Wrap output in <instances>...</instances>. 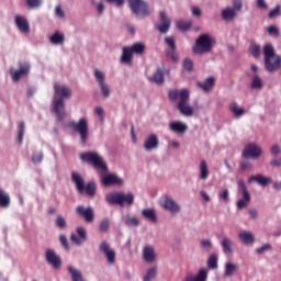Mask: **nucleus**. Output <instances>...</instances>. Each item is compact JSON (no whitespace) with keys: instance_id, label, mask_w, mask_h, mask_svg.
I'll return each mask as SVG.
<instances>
[{"instance_id":"f257e3e1","label":"nucleus","mask_w":281,"mask_h":281,"mask_svg":"<svg viewBox=\"0 0 281 281\" xmlns=\"http://www.w3.org/2000/svg\"><path fill=\"white\" fill-rule=\"evenodd\" d=\"M80 159L86 164H90L93 166L95 170H101L100 172V181L102 186H124V179L120 178L116 173H112L109 171V166H106V161L104 158L98 154V151H87L80 155Z\"/></svg>"},{"instance_id":"f03ea898","label":"nucleus","mask_w":281,"mask_h":281,"mask_svg":"<svg viewBox=\"0 0 281 281\" xmlns=\"http://www.w3.org/2000/svg\"><path fill=\"white\" fill-rule=\"evenodd\" d=\"M70 97L71 88H69V86L60 83L54 85L52 109L59 122H63V120H65L67 116V112H65V100H69Z\"/></svg>"},{"instance_id":"7ed1b4c3","label":"nucleus","mask_w":281,"mask_h":281,"mask_svg":"<svg viewBox=\"0 0 281 281\" xmlns=\"http://www.w3.org/2000/svg\"><path fill=\"white\" fill-rule=\"evenodd\" d=\"M263 56H265V68L269 74H273L281 68V56L276 54V48L272 44H266L263 46Z\"/></svg>"},{"instance_id":"20e7f679","label":"nucleus","mask_w":281,"mask_h":281,"mask_svg":"<svg viewBox=\"0 0 281 281\" xmlns=\"http://www.w3.org/2000/svg\"><path fill=\"white\" fill-rule=\"evenodd\" d=\"M216 45V40L210 34H202L195 40V45L193 46V54L198 56H203V54H210L212 48Z\"/></svg>"},{"instance_id":"39448f33","label":"nucleus","mask_w":281,"mask_h":281,"mask_svg":"<svg viewBox=\"0 0 281 281\" xmlns=\"http://www.w3.org/2000/svg\"><path fill=\"white\" fill-rule=\"evenodd\" d=\"M68 126L70 131L78 133L81 144H87V139H89V121L87 117H81L78 122L72 121Z\"/></svg>"},{"instance_id":"423d86ee","label":"nucleus","mask_w":281,"mask_h":281,"mask_svg":"<svg viewBox=\"0 0 281 281\" xmlns=\"http://www.w3.org/2000/svg\"><path fill=\"white\" fill-rule=\"evenodd\" d=\"M158 205H160L162 210H166V212H170L173 216L181 214V204L169 194L161 195L158 200Z\"/></svg>"},{"instance_id":"0eeeda50","label":"nucleus","mask_w":281,"mask_h":281,"mask_svg":"<svg viewBox=\"0 0 281 281\" xmlns=\"http://www.w3.org/2000/svg\"><path fill=\"white\" fill-rule=\"evenodd\" d=\"M71 179L79 192H81V193L86 192V193H88L89 196H94V194H95V183L94 182H88L85 186V180L82 179V176H80V173H78V172H72Z\"/></svg>"},{"instance_id":"6e6552de","label":"nucleus","mask_w":281,"mask_h":281,"mask_svg":"<svg viewBox=\"0 0 281 281\" xmlns=\"http://www.w3.org/2000/svg\"><path fill=\"white\" fill-rule=\"evenodd\" d=\"M254 181L256 183H258V186H261L262 188H267V186H269V183H272V188L273 190H278L281 192V181H273V179L266 177L263 175H256V176H250L248 178V183H254Z\"/></svg>"},{"instance_id":"1a4fd4ad","label":"nucleus","mask_w":281,"mask_h":281,"mask_svg":"<svg viewBox=\"0 0 281 281\" xmlns=\"http://www.w3.org/2000/svg\"><path fill=\"white\" fill-rule=\"evenodd\" d=\"M132 12L136 14V16H140L142 19H146L150 14V10H148V3L144 0H128Z\"/></svg>"},{"instance_id":"9d476101","label":"nucleus","mask_w":281,"mask_h":281,"mask_svg":"<svg viewBox=\"0 0 281 281\" xmlns=\"http://www.w3.org/2000/svg\"><path fill=\"white\" fill-rule=\"evenodd\" d=\"M168 95L171 102H177V106L178 104L190 102V90L188 89H172L168 91Z\"/></svg>"},{"instance_id":"9b49d317","label":"nucleus","mask_w":281,"mask_h":281,"mask_svg":"<svg viewBox=\"0 0 281 281\" xmlns=\"http://www.w3.org/2000/svg\"><path fill=\"white\" fill-rule=\"evenodd\" d=\"M94 78L100 87L103 98H111V86L106 83V75L100 69H94Z\"/></svg>"},{"instance_id":"f8f14e48","label":"nucleus","mask_w":281,"mask_h":281,"mask_svg":"<svg viewBox=\"0 0 281 281\" xmlns=\"http://www.w3.org/2000/svg\"><path fill=\"white\" fill-rule=\"evenodd\" d=\"M99 251L103 254L108 265L113 266L117 262V252H115V249H113L109 243L101 241L99 245Z\"/></svg>"},{"instance_id":"ddd939ff","label":"nucleus","mask_w":281,"mask_h":281,"mask_svg":"<svg viewBox=\"0 0 281 281\" xmlns=\"http://www.w3.org/2000/svg\"><path fill=\"white\" fill-rule=\"evenodd\" d=\"M237 188L239 192L243 194V199L238 200L236 203L237 210H243V207H247L249 203H251V195L247 190V186L245 184V180H238Z\"/></svg>"},{"instance_id":"4468645a","label":"nucleus","mask_w":281,"mask_h":281,"mask_svg":"<svg viewBox=\"0 0 281 281\" xmlns=\"http://www.w3.org/2000/svg\"><path fill=\"white\" fill-rule=\"evenodd\" d=\"M30 69H32V66L27 61H19V69L15 70L14 68L10 69L11 78L13 82H19L24 76H27L30 74Z\"/></svg>"},{"instance_id":"2eb2a0df","label":"nucleus","mask_w":281,"mask_h":281,"mask_svg":"<svg viewBox=\"0 0 281 281\" xmlns=\"http://www.w3.org/2000/svg\"><path fill=\"white\" fill-rule=\"evenodd\" d=\"M262 156V148L256 143H249L243 150L244 159H259Z\"/></svg>"},{"instance_id":"dca6fc26","label":"nucleus","mask_w":281,"mask_h":281,"mask_svg":"<svg viewBox=\"0 0 281 281\" xmlns=\"http://www.w3.org/2000/svg\"><path fill=\"white\" fill-rule=\"evenodd\" d=\"M171 24L172 21L170 20L166 11H160L159 21L156 24L158 32H160V34H168Z\"/></svg>"},{"instance_id":"f3484780","label":"nucleus","mask_w":281,"mask_h":281,"mask_svg":"<svg viewBox=\"0 0 281 281\" xmlns=\"http://www.w3.org/2000/svg\"><path fill=\"white\" fill-rule=\"evenodd\" d=\"M143 148L145 153H153V150H157L159 148V136L157 134H149L144 139Z\"/></svg>"},{"instance_id":"a211bd4d","label":"nucleus","mask_w":281,"mask_h":281,"mask_svg":"<svg viewBox=\"0 0 281 281\" xmlns=\"http://www.w3.org/2000/svg\"><path fill=\"white\" fill-rule=\"evenodd\" d=\"M142 256H143L144 262H146L147 265H154V262H157V258H158L157 250H155V247L150 245H145L143 247Z\"/></svg>"},{"instance_id":"6ab92c4d","label":"nucleus","mask_w":281,"mask_h":281,"mask_svg":"<svg viewBox=\"0 0 281 281\" xmlns=\"http://www.w3.org/2000/svg\"><path fill=\"white\" fill-rule=\"evenodd\" d=\"M45 258L46 262L50 265V267H53L54 269H58L60 268V265H63L60 256H58L54 249H46Z\"/></svg>"},{"instance_id":"aec40b11","label":"nucleus","mask_w":281,"mask_h":281,"mask_svg":"<svg viewBox=\"0 0 281 281\" xmlns=\"http://www.w3.org/2000/svg\"><path fill=\"white\" fill-rule=\"evenodd\" d=\"M76 232L77 234L71 233L70 240L75 243V245H78V246L83 245L85 240H87V229H85V227L82 226H78Z\"/></svg>"},{"instance_id":"412c9836","label":"nucleus","mask_w":281,"mask_h":281,"mask_svg":"<svg viewBox=\"0 0 281 281\" xmlns=\"http://www.w3.org/2000/svg\"><path fill=\"white\" fill-rule=\"evenodd\" d=\"M76 212L77 214H79V216L85 218L86 223H93V218H94L93 207L91 206L85 207L82 205H79L76 207Z\"/></svg>"},{"instance_id":"4be33fe9","label":"nucleus","mask_w":281,"mask_h":281,"mask_svg":"<svg viewBox=\"0 0 281 281\" xmlns=\"http://www.w3.org/2000/svg\"><path fill=\"white\" fill-rule=\"evenodd\" d=\"M14 23L22 34H30V22L24 15H15Z\"/></svg>"},{"instance_id":"5701e85b","label":"nucleus","mask_w":281,"mask_h":281,"mask_svg":"<svg viewBox=\"0 0 281 281\" xmlns=\"http://www.w3.org/2000/svg\"><path fill=\"white\" fill-rule=\"evenodd\" d=\"M169 131L176 133L177 135H183L188 132V124L183 121H172L169 123Z\"/></svg>"},{"instance_id":"b1692460","label":"nucleus","mask_w":281,"mask_h":281,"mask_svg":"<svg viewBox=\"0 0 281 281\" xmlns=\"http://www.w3.org/2000/svg\"><path fill=\"white\" fill-rule=\"evenodd\" d=\"M67 271L71 281H87L85 274L82 273V270L78 269L74 265H69L67 267Z\"/></svg>"},{"instance_id":"393cba45","label":"nucleus","mask_w":281,"mask_h":281,"mask_svg":"<svg viewBox=\"0 0 281 281\" xmlns=\"http://www.w3.org/2000/svg\"><path fill=\"white\" fill-rule=\"evenodd\" d=\"M177 109L181 113V115H184V117H192V115H194V106L190 104V101L179 103L177 105Z\"/></svg>"},{"instance_id":"a878e982","label":"nucleus","mask_w":281,"mask_h":281,"mask_svg":"<svg viewBox=\"0 0 281 281\" xmlns=\"http://www.w3.org/2000/svg\"><path fill=\"white\" fill-rule=\"evenodd\" d=\"M198 179L200 181H207L210 179V166H207V161L205 160L200 161Z\"/></svg>"},{"instance_id":"bb28decb","label":"nucleus","mask_w":281,"mask_h":281,"mask_svg":"<svg viewBox=\"0 0 281 281\" xmlns=\"http://www.w3.org/2000/svg\"><path fill=\"white\" fill-rule=\"evenodd\" d=\"M238 238L244 245H254L256 243V236L249 231H240L238 233Z\"/></svg>"},{"instance_id":"cd10ccee","label":"nucleus","mask_w":281,"mask_h":281,"mask_svg":"<svg viewBox=\"0 0 281 281\" xmlns=\"http://www.w3.org/2000/svg\"><path fill=\"white\" fill-rule=\"evenodd\" d=\"M142 216L145 218V221H148L149 223H157V211L153 207L143 209L142 210Z\"/></svg>"},{"instance_id":"c85d7f7f","label":"nucleus","mask_w":281,"mask_h":281,"mask_svg":"<svg viewBox=\"0 0 281 281\" xmlns=\"http://www.w3.org/2000/svg\"><path fill=\"white\" fill-rule=\"evenodd\" d=\"M133 203H135V194H133V192L124 193L121 191L120 206L124 207V205H127L131 207Z\"/></svg>"},{"instance_id":"c756f323","label":"nucleus","mask_w":281,"mask_h":281,"mask_svg":"<svg viewBox=\"0 0 281 281\" xmlns=\"http://www.w3.org/2000/svg\"><path fill=\"white\" fill-rule=\"evenodd\" d=\"M228 109H229L231 113L234 115V117H236L237 120L243 117V115H245V113H247V110H245V108L240 106L236 102H232L229 104Z\"/></svg>"},{"instance_id":"7c9ffc66","label":"nucleus","mask_w":281,"mask_h":281,"mask_svg":"<svg viewBox=\"0 0 281 281\" xmlns=\"http://www.w3.org/2000/svg\"><path fill=\"white\" fill-rule=\"evenodd\" d=\"M184 281H207V269H200L195 277L192 274H188L184 278Z\"/></svg>"},{"instance_id":"2f4dec72","label":"nucleus","mask_w":281,"mask_h":281,"mask_svg":"<svg viewBox=\"0 0 281 281\" xmlns=\"http://www.w3.org/2000/svg\"><path fill=\"white\" fill-rule=\"evenodd\" d=\"M121 192L122 191H112L105 194L106 203H109V205H120Z\"/></svg>"},{"instance_id":"473e14b6","label":"nucleus","mask_w":281,"mask_h":281,"mask_svg":"<svg viewBox=\"0 0 281 281\" xmlns=\"http://www.w3.org/2000/svg\"><path fill=\"white\" fill-rule=\"evenodd\" d=\"M221 247L224 254H234V240H232V238L224 236L221 241Z\"/></svg>"},{"instance_id":"72a5a7b5","label":"nucleus","mask_w":281,"mask_h":281,"mask_svg":"<svg viewBox=\"0 0 281 281\" xmlns=\"http://www.w3.org/2000/svg\"><path fill=\"white\" fill-rule=\"evenodd\" d=\"M121 63L123 65H132L133 64V53L128 48V46H124L122 49Z\"/></svg>"},{"instance_id":"f704fd0d","label":"nucleus","mask_w":281,"mask_h":281,"mask_svg":"<svg viewBox=\"0 0 281 281\" xmlns=\"http://www.w3.org/2000/svg\"><path fill=\"white\" fill-rule=\"evenodd\" d=\"M48 40L52 45H65V34L60 31L54 32Z\"/></svg>"},{"instance_id":"c9c22d12","label":"nucleus","mask_w":281,"mask_h":281,"mask_svg":"<svg viewBox=\"0 0 281 281\" xmlns=\"http://www.w3.org/2000/svg\"><path fill=\"white\" fill-rule=\"evenodd\" d=\"M215 82L216 79L214 77H209L205 79V81L198 82V87H200L202 91H205L207 93L209 91H212V89H214Z\"/></svg>"},{"instance_id":"e433bc0d","label":"nucleus","mask_w":281,"mask_h":281,"mask_svg":"<svg viewBox=\"0 0 281 281\" xmlns=\"http://www.w3.org/2000/svg\"><path fill=\"white\" fill-rule=\"evenodd\" d=\"M122 222L126 227H139V218L136 216H132L131 214H125L122 217Z\"/></svg>"},{"instance_id":"4c0bfd02","label":"nucleus","mask_w":281,"mask_h":281,"mask_svg":"<svg viewBox=\"0 0 281 281\" xmlns=\"http://www.w3.org/2000/svg\"><path fill=\"white\" fill-rule=\"evenodd\" d=\"M250 87L255 91H262V89H265V81L262 80V78L260 76L254 75L251 82H250Z\"/></svg>"},{"instance_id":"58836bf2","label":"nucleus","mask_w":281,"mask_h":281,"mask_svg":"<svg viewBox=\"0 0 281 281\" xmlns=\"http://www.w3.org/2000/svg\"><path fill=\"white\" fill-rule=\"evenodd\" d=\"M237 269H238V266H236V263L227 261L224 266V276L226 278H232V276H234V273H236Z\"/></svg>"},{"instance_id":"ea45409f","label":"nucleus","mask_w":281,"mask_h":281,"mask_svg":"<svg viewBox=\"0 0 281 281\" xmlns=\"http://www.w3.org/2000/svg\"><path fill=\"white\" fill-rule=\"evenodd\" d=\"M157 266H153L149 269H147L146 274L143 277V281H151L157 278Z\"/></svg>"},{"instance_id":"a19ab883","label":"nucleus","mask_w":281,"mask_h":281,"mask_svg":"<svg viewBox=\"0 0 281 281\" xmlns=\"http://www.w3.org/2000/svg\"><path fill=\"white\" fill-rule=\"evenodd\" d=\"M133 54H144L146 52V44L138 42L133 44L132 46H127Z\"/></svg>"},{"instance_id":"79ce46f5","label":"nucleus","mask_w":281,"mask_h":281,"mask_svg":"<svg viewBox=\"0 0 281 281\" xmlns=\"http://www.w3.org/2000/svg\"><path fill=\"white\" fill-rule=\"evenodd\" d=\"M236 16V9L234 8H226L222 11V19L224 21H232Z\"/></svg>"},{"instance_id":"37998d69","label":"nucleus","mask_w":281,"mask_h":281,"mask_svg":"<svg viewBox=\"0 0 281 281\" xmlns=\"http://www.w3.org/2000/svg\"><path fill=\"white\" fill-rule=\"evenodd\" d=\"M10 206V194L5 193L3 189H0V207Z\"/></svg>"},{"instance_id":"c03bdc74","label":"nucleus","mask_w":281,"mask_h":281,"mask_svg":"<svg viewBox=\"0 0 281 281\" xmlns=\"http://www.w3.org/2000/svg\"><path fill=\"white\" fill-rule=\"evenodd\" d=\"M150 82H156V85H162L164 82V71L157 69L153 77H149Z\"/></svg>"},{"instance_id":"a18cd8bd","label":"nucleus","mask_w":281,"mask_h":281,"mask_svg":"<svg viewBox=\"0 0 281 281\" xmlns=\"http://www.w3.org/2000/svg\"><path fill=\"white\" fill-rule=\"evenodd\" d=\"M209 269H218V255L212 254L207 259Z\"/></svg>"},{"instance_id":"49530a36","label":"nucleus","mask_w":281,"mask_h":281,"mask_svg":"<svg viewBox=\"0 0 281 281\" xmlns=\"http://www.w3.org/2000/svg\"><path fill=\"white\" fill-rule=\"evenodd\" d=\"M176 25L178 30H181V32H188L190 27H192V22L191 21H184V20H178L176 22Z\"/></svg>"},{"instance_id":"de8ad7c7","label":"nucleus","mask_w":281,"mask_h":281,"mask_svg":"<svg viewBox=\"0 0 281 281\" xmlns=\"http://www.w3.org/2000/svg\"><path fill=\"white\" fill-rule=\"evenodd\" d=\"M25 135V122H20L18 125V142L23 144V137Z\"/></svg>"},{"instance_id":"09e8293b","label":"nucleus","mask_w":281,"mask_h":281,"mask_svg":"<svg viewBox=\"0 0 281 281\" xmlns=\"http://www.w3.org/2000/svg\"><path fill=\"white\" fill-rule=\"evenodd\" d=\"M200 245L204 251H212L214 249V245L212 244V239H202Z\"/></svg>"},{"instance_id":"8fccbe9b","label":"nucleus","mask_w":281,"mask_h":281,"mask_svg":"<svg viewBox=\"0 0 281 281\" xmlns=\"http://www.w3.org/2000/svg\"><path fill=\"white\" fill-rule=\"evenodd\" d=\"M167 56L173 61L177 63L179 60V53H177L176 48H167Z\"/></svg>"},{"instance_id":"3c124183","label":"nucleus","mask_w":281,"mask_h":281,"mask_svg":"<svg viewBox=\"0 0 281 281\" xmlns=\"http://www.w3.org/2000/svg\"><path fill=\"white\" fill-rule=\"evenodd\" d=\"M249 52L252 54L254 58H258V56H260V46L256 43L250 44Z\"/></svg>"},{"instance_id":"603ef678","label":"nucleus","mask_w":281,"mask_h":281,"mask_svg":"<svg viewBox=\"0 0 281 281\" xmlns=\"http://www.w3.org/2000/svg\"><path fill=\"white\" fill-rule=\"evenodd\" d=\"M272 247L271 244H265L261 247L256 249V254L259 256H262V254H266V251H271Z\"/></svg>"},{"instance_id":"864d4df0","label":"nucleus","mask_w":281,"mask_h":281,"mask_svg":"<svg viewBox=\"0 0 281 281\" xmlns=\"http://www.w3.org/2000/svg\"><path fill=\"white\" fill-rule=\"evenodd\" d=\"M218 199L224 203H229V190L225 189L223 192H220Z\"/></svg>"},{"instance_id":"5fc2aeb1","label":"nucleus","mask_w":281,"mask_h":281,"mask_svg":"<svg viewBox=\"0 0 281 281\" xmlns=\"http://www.w3.org/2000/svg\"><path fill=\"white\" fill-rule=\"evenodd\" d=\"M165 43L168 46V49L177 48V42L175 41V37H172V36L165 37Z\"/></svg>"},{"instance_id":"6e6d98bb","label":"nucleus","mask_w":281,"mask_h":281,"mask_svg":"<svg viewBox=\"0 0 281 281\" xmlns=\"http://www.w3.org/2000/svg\"><path fill=\"white\" fill-rule=\"evenodd\" d=\"M110 227H111V222L109 220L101 221L99 225L100 232H109Z\"/></svg>"},{"instance_id":"4d7b16f0","label":"nucleus","mask_w":281,"mask_h":281,"mask_svg":"<svg viewBox=\"0 0 281 281\" xmlns=\"http://www.w3.org/2000/svg\"><path fill=\"white\" fill-rule=\"evenodd\" d=\"M56 225L60 229H65V227H67V221L61 215H58L56 218Z\"/></svg>"},{"instance_id":"13d9d810","label":"nucleus","mask_w":281,"mask_h":281,"mask_svg":"<svg viewBox=\"0 0 281 281\" xmlns=\"http://www.w3.org/2000/svg\"><path fill=\"white\" fill-rule=\"evenodd\" d=\"M192 16H195V19H201L203 15V10H201L199 7H192L191 8Z\"/></svg>"},{"instance_id":"bf43d9fd","label":"nucleus","mask_w":281,"mask_h":281,"mask_svg":"<svg viewBox=\"0 0 281 281\" xmlns=\"http://www.w3.org/2000/svg\"><path fill=\"white\" fill-rule=\"evenodd\" d=\"M183 69H186V71H192L194 69V64L191 59L183 60Z\"/></svg>"},{"instance_id":"052dcab7","label":"nucleus","mask_w":281,"mask_h":281,"mask_svg":"<svg viewBox=\"0 0 281 281\" xmlns=\"http://www.w3.org/2000/svg\"><path fill=\"white\" fill-rule=\"evenodd\" d=\"M29 8H41L43 0H26Z\"/></svg>"},{"instance_id":"680f3d73","label":"nucleus","mask_w":281,"mask_h":281,"mask_svg":"<svg viewBox=\"0 0 281 281\" xmlns=\"http://www.w3.org/2000/svg\"><path fill=\"white\" fill-rule=\"evenodd\" d=\"M278 14H280V5L279 4L269 12L268 16H269V19H276V16H278Z\"/></svg>"},{"instance_id":"e2e57ef3","label":"nucleus","mask_w":281,"mask_h":281,"mask_svg":"<svg viewBox=\"0 0 281 281\" xmlns=\"http://www.w3.org/2000/svg\"><path fill=\"white\" fill-rule=\"evenodd\" d=\"M270 153L274 157L280 155V153H281L280 145H278V144L272 145L271 148H270Z\"/></svg>"},{"instance_id":"0e129e2a","label":"nucleus","mask_w":281,"mask_h":281,"mask_svg":"<svg viewBox=\"0 0 281 281\" xmlns=\"http://www.w3.org/2000/svg\"><path fill=\"white\" fill-rule=\"evenodd\" d=\"M268 34H270V36H279L280 31L277 29V26H269L268 27Z\"/></svg>"},{"instance_id":"69168bd1","label":"nucleus","mask_w":281,"mask_h":281,"mask_svg":"<svg viewBox=\"0 0 281 281\" xmlns=\"http://www.w3.org/2000/svg\"><path fill=\"white\" fill-rule=\"evenodd\" d=\"M59 240L63 247H65L66 249H69V241L67 240V236L60 235Z\"/></svg>"},{"instance_id":"338daca9","label":"nucleus","mask_w":281,"mask_h":281,"mask_svg":"<svg viewBox=\"0 0 281 281\" xmlns=\"http://www.w3.org/2000/svg\"><path fill=\"white\" fill-rule=\"evenodd\" d=\"M33 164H41L43 161V153H37L32 158Z\"/></svg>"},{"instance_id":"774afa93","label":"nucleus","mask_w":281,"mask_h":281,"mask_svg":"<svg viewBox=\"0 0 281 281\" xmlns=\"http://www.w3.org/2000/svg\"><path fill=\"white\" fill-rule=\"evenodd\" d=\"M94 113L95 115H99L101 120H104V109H102V106H97Z\"/></svg>"}]
</instances>
